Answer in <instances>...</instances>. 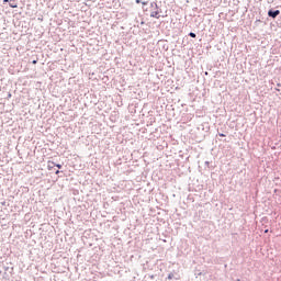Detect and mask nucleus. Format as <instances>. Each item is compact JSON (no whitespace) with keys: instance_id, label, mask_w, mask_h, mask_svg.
Masks as SVG:
<instances>
[{"instance_id":"nucleus-17","label":"nucleus","mask_w":281,"mask_h":281,"mask_svg":"<svg viewBox=\"0 0 281 281\" xmlns=\"http://www.w3.org/2000/svg\"><path fill=\"white\" fill-rule=\"evenodd\" d=\"M204 75L209 76L210 74L207 71H205Z\"/></svg>"},{"instance_id":"nucleus-1","label":"nucleus","mask_w":281,"mask_h":281,"mask_svg":"<svg viewBox=\"0 0 281 281\" xmlns=\"http://www.w3.org/2000/svg\"><path fill=\"white\" fill-rule=\"evenodd\" d=\"M268 16L269 19H278V16H280V10L270 9L268 11Z\"/></svg>"},{"instance_id":"nucleus-3","label":"nucleus","mask_w":281,"mask_h":281,"mask_svg":"<svg viewBox=\"0 0 281 281\" xmlns=\"http://www.w3.org/2000/svg\"><path fill=\"white\" fill-rule=\"evenodd\" d=\"M150 16H151L153 19H159V11H154V12H151V13H150Z\"/></svg>"},{"instance_id":"nucleus-15","label":"nucleus","mask_w":281,"mask_h":281,"mask_svg":"<svg viewBox=\"0 0 281 281\" xmlns=\"http://www.w3.org/2000/svg\"><path fill=\"white\" fill-rule=\"evenodd\" d=\"M8 98H9V99L12 98V93L9 92V93H8Z\"/></svg>"},{"instance_id":"nucleus-19","label":"nucleus","mask_w":281,"mask_h":281,"mask_svg":"<svg viewBox=\"0 0 281 281\" xmlns=\"http://www.w3.org/2000/svg\"><path fill=\"white\" fill-rule=\"evenodd\" d=\"M277 87H281V83H278Z\"/></svg>"},{"instance_id":"nucleus-12","label":"nucleus","mask_w":281,"mask_h":281,"mask_svg":"<svg viewBox=\"0 0 281 281\" xmlns=\"http://www.w3.org/2000/svg\"><path fill=\"white\" fill-rule=\"evenodd\" d=\"M218 135H220V137H225V134H223V133H220Z\"/></svg>"},{"instance_id":"nucleus-16","label":"nucleus","mask_w":281,"mask_h":281,"mask_svg":"<svg viewBox=\"0 0 281 281\" xmlns=\"http://www.w3.org/2000/svg\"><path fill=\"white\" fill-rule=\"evenodd\" d=\"M265 234H269V228L265 229Z\"/></svg>"},{"instance_id":"nucleus-2","label":"nucleus","mask_w":281,"mask_h":281,"mask_svg":"<svg viewBox=\"0 0 281 281\" xmlns=\"http://www.w3.org/2000/svg\"><path fill=\"white\" fill-rule=\"evenodd\" d=\"M3 3H9L11 8H19V4L16 3V0H3Z\"/></svg>"},{"instance_id":"nucleus-13","label":"nucleus","mask_w":281,"mask_h":281,"mask_svg":"<svg viewBox=\"0 0 281 281\" xmlns=\"http://www.w3.org/2000/svg\"><path fill=\"white\" fill-rule=\"evenodd\" d=\"M55 175H60V170H56V171H55Z\"/></svg>"},{"instance_id":"nucleus-20","label":"nucleus","mask_w":281,"mask_h":281,"mask_svg":"<svg viewBox=\"0 0 281 281\" xmlns=\"http://www.w3.org/2000/svg\"><path fill=\"white\" fill-rule=\"evenodd\" d=\"M0 276H1V270H0Z\"/></svg>"},{"instance_id":"nucleus-8","label":"nucleus","mask_w":281,"mask_h":281,"mask_svg":"<svg viewBox=\"0 0 281 281\" xmlns=\"http://www.w3.org/2000/svg\"><path fill=\"white\" fill-rule=\"evenodd\" d=\"M54 165H52V162L50 164H48V170H54Z\"/></svg>"},{"instance_id":"nucleus-5","label":"nucleus","mask_w":281,"mask_h":281,"mask_svg":"<svg viewBox=\"0 0 281 281\" xmlns=\"http://www.w3.org/2000/svg\"><path fill=\"white\" fill-rule=\"evenodd\" d=\"M52 166H55V167L58 168L59 170H60V168H63V165L56 164V162H52Z\"/></svg>"},{"instance_id":"nucleus-18","label":"nucleus","mask_w":281,"mask_h":281,"mask_svg":"<svg viewBox=\"0 0 281 281\" xmlns=\"http://www.w3.org/2000/svg\"><path fill=\"white\" fill-rule=\"evenodd\" d=\"M276 91H280V88H276Z\"/></svg>"},{"instance_id":"nucleus-11","label":"nucleus","mask_w":281,"mask_h":281,"mask_svg":"<svg viewBox=\"0 0 281 281\" xmlns=\"http://www.w3.org/2000/svg\"><path fill=\"white\" fill-rule=\"evenodd\" d=\"M142 5H148V2L143 1V2H142Z\"/></svg>"},{"instance_id":"nucleus-10","label":"nucleus","mask_w":281,"mask_h":281,"mask_svg":"<svg viewBox=\"0 0 281 281\" xmlns=\"http://www.w3.org/2000/svg\"><path fill=\"white\" fill-rule=\"evenodd\" d=\"M38 63V59H35L32 61V65H36Z\"/></svg>"},{"instance_id":"nucleus-4","label":"nucleus","mask_w":281,"mask_h":281,"mask_svg":"<svg viewBox=\"0 0 281 281\" xmlns=\"http://www.w3.org/2000/svg\"><path fill=\"white\" fill-rule=\"evenodd\" d=\"M150 7L155 8V10H159V5L157 4V2H151Z\"/></svg>"},{"instance_id":"nucleus-6","label":"nucleus","mask_w":281,"mask_h":281,"mask_svg":"<svg viewBox=\"0 0 281 281\" xmlns=\"http://www.w3.org/2000/svg\"><path fill=\"white\" fill-rule=\"evenodd\" d=\"M189 36H190V38H196V33L190 32V33H189Z\"/></svg>"},{"instance_id":"nucleus-14","label":"nucleus","mask_w":281,"mask_h":281,"mask_svg":"<svg viewBox=\"0 0 281 281\" xmlns=\"http://www.w3.org/2000/svg\"><path fill=\"white\" fill-rule=\"evenodd\" d=\"M135 3H142V0H135Z\"/></svg>"},{"instance_id":"nucleus-7","label":"nucleus","mask_w":281,"mask_h":281,"mask_svg":"<svg viewBox=\"0 0 281 281\" xmlns=\"http://www.w3.org/2000/svg\"><path fill=\"white\" fill-rule=\"evenodd\" d=\"M172 278H175V274L173 273H169L168 277H167V280H172Z\"/></svg>"},{"instance_id":"nucleus-9","label":"nucleus","mask_w":281,"mask_h":281,"mask_svg":"<svg viewBox=\"0 0 281 281\" xmlns=\"http://www.w3.org/2000/svg\"><path fill=\"white\" fill-rule=\"evenodd\" d=\"M204 164H205V166H207L209 168H214V167H211V166H210V161H207V160H206Z\"/></svg>"}]
</instances>
